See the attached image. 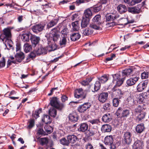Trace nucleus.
I'll return each mask as SVG.
<instances>
[{"instance_id":"1","label":"nucleus","mask_w":149,"mask_h":149,"mask_svg":"<svg viewBox=\"0 0 149 149\" xmlns=\"http://www.w3.org/2000/svg\"><path fill=\"white\" fill-rule=\"evenodd\" d=\"M50 104L52 106L60 111L62 110L64 107V104L60 103L56 97H53L51 100Z\"/></svg>"},{"instance_id":"2","label":"nucleus","mask_w":149,"mask_h":149,"mask_svg":"<svg viewBox=\"0 0 149 149\" xmlns=\"http://www.w3.org/2000/svg\"><path fill=\"white\" fill-rule=\"evenodd\" d=\"M104 143L105 145L109 146L110 149L116 148V145L113 143V137L111 135L107 136L104 139Z\"/></svg>"},{"instance_id":"3","label":"nucleus","mask_w":149,"mask_h":149,"mask_svg":"<svg viewBox=\"0 0 149 149\" xmlns=\"http://www.w3.org/2000/svg\"><path fill=\"white\" fill-rule=\"evenodd\" d=\"M86 91H84L81 88L77 89L75 91L74 96L76 98L84 99L86 98Z\"/></svg>"},{"instance_id":"4","label":"nucleus","mask_w":149,"mask_h":149,"mask_svg":"<svg viewBox=\"0 0 149 149\" xmlns=\"http://www.w3.org/2000/svg\"><path fill=\"white\" fill-rule=\"evenodd\" d=\"M13 28L11 27H8L3 30L2 36H3L4 38H5L6 40H10V41H11L10 40L12 36L11 30Z\"/></svg>"},{"instance_id":"5","label":"nucleus","mask_w":149,"mask_h":149,"mask_svg":"<svg viewBox=\"0 0 149 149\" xmlns=\"http://www.w3.org/2000/svg\"><path fill=\"white\" fill-rule=\"evenodd\" d=\"M132 134L129 132H126L123 133V141L125 143L129 145L132 142Z\"/></svg>"},{"instance_id":"6","label":"nucleus","mask_w":149,"mask_h":149,"mask_svg":"<svg viewBox=\"0 0 149 149\" xmlns=\"http://www.w3.org/2000/svg\"><path fill=\"white\" fill-rule=\"evenodd\" d=\"M49 37L52 38L53 41L54 42L57 41L60 37V35L58 34L57 27L51 30L49 33Z\"/></svg>"},{"instance_id":"7","label":"nucleus","mask_w":149,"mask_h":149,"mask_svg":"<svg viewBox=\"0 0 149 149\" xmlns=\"http://www.w3.org/2000/svg\"><path fill=\"white\" fill-rule=\"evenodd\" d=\"M117 116L123 117H127L129 116L130 113V110L125 109L123 110L120 108H119L116 112Z\"/></svg>"},{"instance_id":"8","label":"nucleus","mask_w":149,"mask_h":149,"mask_svg":"<svg viewBox=\"0 0 149 149\" xmlns=\"http://www.w3.org/2000/svg\"><path fill=\"white\" fill-rule=\"evenodd\" d=\"M106 20L108 21H113L120 17V15L116 11L113 13L107 14L106 16Z\"/></svg>"},{"instance_id":"9","label":"nucleus","mask_w":149,"mask_h":149,"mask_svg":"<svg viewBox=\"0 0 149 149\" xmlns=\"http://www.w3.org/2000/svg\"><path fill=\"white\" fill-rule=\"evenodd\" d=\"M91 106V104L89 102L85 103L79 106L77 108V110L80 113H84Z\"/></svg>"},{"instance_id":"10","label":"nucleus","mask_w":149,"mask_h":149,"mask_svg":"<svg viewBox=\"0 0 149 149\" xmlns=\"http://www.w3.org/2000/svg\"><path fill=\"white\" fill-rule=\"evenodd\" d=\"M144 146L143 141L141 139L135 140L132 146L133 149H142Z\"/></svg>"},{"instance_id":"11","label":"nucleus","mask_w":149,"mask_h":149,"mask_svg":"<svg viewBox=\"0 0 149 149\" xmlns=\"http://www.w3.org/2000/svg\"><path fill=\"white\" fill-rule=\"evenodd\" d=\"M99 133L98 128L96 126L95 127H91L87 131V134L88 136H96L99 134Z\"/></svg>"},{"instance_id":"12","label":"nucleus","mask_w":149,"mask_h":149,"mask_svg":"<svg viewBox=\"0 0 149 149\" xmlns=\"http://www.w3.org/2000/svg\"><path fill=\"white\" fill-rule=\"evenodd\" d=\"M148 81L146 80L139 83L137 86V90L139 92H141L144 90L147 87Z\"/></svg>"},{"instance_id":"13","label":"nucleus","mask_w":149,"mask_h":149,"mask_svg":"<svg viewBox=\"0 0 149 149\" xmlns=\"http://www.w3.org/2000/svg\"><path fill=\"white\" fill-rule=\"evenodd\" d=\"M133 72L134 71L133 69L131 68L125 69L122 71V76L125 79L126 77H127L129 75L132 76V74L133 73Z\"/></svg>"},{"instance_id":"14","label":"nucleus","mask_w":149,"mask_h":149,"mask_svg":"<svg viewBox=\"0 0 149 149\" xmlns=\"http://www.w3.org/2000/svg\"><path fill=\"white\" fill-rule=\"evenodd\" d=\"M139 79V77H133L127 80V84L129 86H132L135 84Z\"/></svg>"},{"instance_id":"15","label":"nucleus","mask_w":149,"mask_h":149,"mask_svg":"<svg viewBox=\"0 0 149 149\" xmlns=\"http://www.w3.org/2000/svg\"><path fill=\"white\" fill-rule=\"evenodd\" d=\"M128 11L133 14H139L141 12V7L140 5H138L134 7L130 8Z\"/></svg>"},{"instance_id":"16","label":"nucleus","mask_w":149,"mask_h":149,"mask_svg":"<svg viewBox=\"0 0 149 149\" xmlns=\"http://www.w3.org/2000/svg\"><path fill=\"white\" fill-rule=\"evenodd\" d=\"M44 26L41 24H38L33 26L32 29L33 31L36 33H37L41 31L43 29Z\"/></svg>"},{"instance_id":"17","label":"nucleus","mask_w":149,"mask_h":149,"mask_svg":"<svg viewBox=\"0 0 149 149\" xmlns=\"http://www.w3.org/2000/svg\"><path fill=\"white\" fill-rule=\"evenodd\" d=\"M108 97V93H102L99 95L98 97L99 101L104 103L107 100Z\"/></svg>"},{"instance_id":"18","label":"nucleus","mask_w":149,"mask_h":149,"mask_svg":"<svg viewBox=\"0 0 149 149\" xmlns=\"http://www.w3.org/2000/svg\"><path fill=\"white\" fill-rule=\"evenodd\" d=\"M68 118L70 121L75 123L77 121L78 119V116L76 113H73L69 115Z\"/></svg>"},{"instance_id":"19","label":"nucleus","mask_w":149,"mask_h":149,"mask_svg":"<svg viewBox=\"0 0 149 149\" xmlns=\"http://www.w3.org/2000/svg\"><path fill=\"white\" fill-rule=\"evenodd\" d=\"M30 40L32 46L35 47H36V45L39 43L40 38L39 37H38L34 35H31Z\"/></svg>"},{"instance_id":"20","label":"nucleus","mask_w":149,"mask_h":149,"mask_svg":"<svg viewBox=\"0 0 149 149\" xmlns=\"http://www.w3.org/2000/svg\"><path fill=\"white\" fill-rule=\"evenodd\" d=\"M16 61L18 62H20L24 58V55L22 52L17 53L15 55Z\"/></svg>"},{"instance_id":"21","label":"nucleus","mask_w":149,"mask_h":149,"mask_svg":"<svg viewBox=\"0 0 149 149\" xmlns=\"http://www.w3.org/2000/svg\"><path fill=\"white\" fill-rule=\"evenodd\" d=\"M112 119V116L110 113H107L104 114L102 117V121L105 123H108Z\"/></svg>"},{"instance_id":"22","label":"nucleus","mask_w":149,"mask_h":149,"mask_svg":"<svg viewBox=\"0 0 149 149\" xmlns=\"http://www.w3.org/2000/svg\"><path fill=\"white\" fill-rule=\"evenodd\" d=\"M145 127L143 123L138 125L135 127V130L138 133L141 134L145 130Z\"/></svg>"},{"instance_id":"23","label":"nucleus","mask_w":149,"mask_h":149,"mask_svg":"<svg viewBox=\"0 0 149 149\" xmlns=\"http://www.w3.org/2000/svg\"><path fill=\"white\" fill-rule=\"evenodd\" d=\"M88 122L90 123L89 124L91 127H95L96 126L97 127V125L100 122L98 119H93L88 120Z\"/></svg>"},{"instance_id":"24","label":"nucleus","mask_w":149,"mask_h":149,"mask_svg":"<svg viewBox=\"0 0 149 149\" xmlns=\"http://www.w3.org/2000/svg\"><path fill=\"white\" fill-rule=\"evenodd\" d=\"M84 16L86 18L89 19H91L92 15V10L91 8L85 10L84 11Z\"/></svg>"},{"instance_id":"25","label":"nucleus","mask_w":149,"mask_h":149,"mask_svg":"<svg viewBox=\"0 0 149 149\" xmlns=\"http://www.w3.org/2000/svg\"><path fill=\"white\" fill-rule=\"evenodd\" d=\"M88 128V124L86 123H83L80 124L78 130L79 131L84 132L87 130Z\"/></svg>"},{"instance_id":"26","label":"nucleus","mask_w":149,"mask_h":149,"mask_svg":"<svg viewBox=\"0 0 149 149\" xmlns=\"http://www.w3.org/2000/svg\"><path fill=\"white\" fill-rule=\"evenodd\" d=\"M67 139L68 140L69 143H76L78 139L77 136L74 135H68L67 136Z\"/></svg>"},{"instance_id":"27","label":"nucleus","mask_w":149,"mask_h":149,"mask_svg":"<svg viewBox=\"0 0 149 149\" xmlns=\"http://www.w3.org/2000/svg\"><path fill=\"white\" fill-rule=\"evenodd\" d=\"M47 50V49L46 48L40 47L38 48L37 50L36 51V52L37 55H39L43 54H46Z\"/></svg>"},{"instance_id":"28","label":"nucleus","mask_w":149,"mask_h":149,"mask_svg":"<svg viewBox=\"0 0 149 149\" xmlns=\"http://www.w3.org/2000/svg\"><path fill=\"white\" fill-rule=\"evenodd\" d=\"M101 130L102 131L104 132H109L111 130V128L110 125L105 124L102 126Z\"/></svg>"},{"instance_id":"29","label":"nucleus","mask_w":149,"mask_h":149,"mask_svg":"<svg viewBox=\"0 0 149 149\" xmlns=\"http://www.w3.org/2000/svg\"><path fill=\"white\" fill-rule=\"evenodd\" d=\"M113 93L116 95V96H118L120 98L122 97L123 94V92L121 90L119 89H116L115 86L114 87L113 89Z\"/></svg>"},{"instance_id":"30","label":"nucleus","mask_w":149,"mask_h":149,"mask_svg":"<svg viewBox=\"0 0 149 149\" xmlns=\"http://www.w3.org/2000/svg\"><path fill=\"white\" fill-rule=\"evenodd\" d=\"M42 120L46 124H49L52 121L50 116L46 115H44L42 118Z\"/></svg>"},{"instance_id":"31","label":"nucleus","mask_w":149,"mask_h":149,"mask_svg":"<svg viewBox=\"0 0 149 149\" xmlns=\"http://www.w3.org/2000/svg\"><path fill=\"white\" fill-rule=\"evenodd\" d=\"M81 36L78 33H73L70 35V39L73 41H75L79 39Z\"/></svg>"},{"instance_id":"32","label":"nucleus","mask_w":149,"mask_h":149,"mask_svg":"<svg viewBox=\"0 0 149 149\" xmlns=\"http://www.w3.org/2000/svg\"><path fill=\"white\" fill-rule=\"evenodd\" d=\"M72 29L74 31H78L79 29V21H76L72 23Z\"/></svg>"},{"instance_id":"33","label":"nucleus","mask_w":149,"mask_h":149,"mask_svg":"<svg viewBox=\"0 0 149 149\" xmlns=\"http://www.w3.org/2000/svg\"><path fill=\"white\" fill-rule=\"evenodd\" d=\"M117 9L118 10L120 13H124L127 11V8L124 5L120 4L118 6Z\"/></svg>"},{"instance_id":"34","label":"nucleus","mask_w":149,"mask_h":149,"mask_svg":"<svg viewBox=\"0 0 149 149\" xmlns=\"http://www.w3.org/2000/svg\"><path fill=\"white\" fill-rule=\"evenodd\" d=\"M102 8V5L97 4L91 7V8L94 12L96 13L99 11Z\"/></svg>"},{"instance_id":"35","label":"nucleus","mask_w":149,"mask_h":149,"mask_svg":"<svg viewBox=\"0 0 149 149\" xmlns=\"http://www.w3.org/2000/svg\"><path fill=\"white\" fill-rule=\"evenodd\" d=\"M108 79V75L104 74L98 78L99 81L101 83H104L107 81Z\"/></svg>"},{"instance_id":"36","label":"nucleus","mask_w":149,"mask_h":149,"mask_svg":"<svg viewBox=\"0 0 149 149\" xmlns=\"http://www.w3.org/2000/svg\"><path fill=\"white\" fill-rule=\"evenodd\" d=\"M145 117V115L143 113H141L136 117L135 120L138 123L142 121V120L144 119Z\"/></svg>"},{"instance_id":"37","label":"nucleus","mask_w":149,"mask_h":149,"mask_svg":"<svg viewBox=\"0 0 149 149\" xmlns=\"http://www.w3.org/2000/svg\"><path fill=\"white\" fill-rule=\"evenodd\" d=\"M49 113L51 116L54 118L57 115V111L54 108L52 107L49 110Z\"/></svg>"},{"instance_id":"38","label":"nucleus","mask_w":149,"mask_h":149,"mask_svg":"<svg viewBox=\"0 0 149 149\" xmlns=\"http://www.w3.org/2000/svg\"><path fill=\"white\" fill-rule=\"evenodd\" d=\"M60 143L63 146H68L69 145V141L68 140L65 138H63L59 141Z\"/></svg>"},{"instance_id":"39","label":"nucleus","mask_w":149,"mask_h":149,"mask_svg":"<svg viewBox=\"0 0 149 149\" xmlns=\"http://www.w3.org/2000/svg\"><path fill=\"white\" fill-rule=\"evenodd\" d=\"M29 36H30V35L29 34H22L21 36V39L22 41L24 42H29Z\"/></svg>"},{"instance_id":"40","label":"nucleus","mask_w":149,"mask_h":149,"mask_svg":"<svg viewBox=\"0 0 149 149\" xmlns=\"http://www.w3.org/2000/svg\"><path fill=\"white\" fill-rule=\"evenodd\" d=\"M24 49L25 52L28 53L31 50V46L28 43H26L24 45Z\"/></svg>"},{"instance_id":"41","label":"nucleus","mask_w":149,"mask_h":149,"mask_svg":"<svg viewBox=\"0 0 149 149\" xmlns=\"http://www.w3.org/2000/svg\"><path fill=\"white\" fill-rule=\"evenodd\" d=\"M147 93L144 92L139 95L138 99L140 101L142 102L144 99H146L147 98Z\"/></svg>"},{"instance_id":"42","label":"nucleus","mask_w":149,"mask_h":149,"mask_svg":"<svg viewBox=\"0 0 149 149\" xmlns=\"http://www.w3.org/2000/svg\"><path fill=\"white\" fill-rule=\"evenodd\" d=\"M89 23V20L87 18H83L81 23V26L82 27H86Z\"/></svg>"},{"instance_id":"43","label":"nucleus","mask_w":149,"mask_h":149,"mask_svg":"<svg viewBox=\"0 0 149 149\" xmlns=\"http://www.w3.org/2000/svg\"><path fill=\"white\" fill-rule=\"evenodd\" d=\"M112 77L113 78V82H114L115 81L120 79V78H122L121 73L119 74V73L112 75Z\"/></svg>"},{"instance_id":"44","label":"nucleus","mask_w":149,"mask_h":149,"mask_svg":"<svg viewBox=\"0 0 149 149\" xmlns=\"http://www.w3.org/2000/svg\"><path fill=\"white\" fill-rule=\"evenodd\" d=\"M149 76V69L141 74V78L142 79H147Z\"/></svg>"},{"instance_id":"45","label":"nucleus","mask_w":149,"mask_h":149,"mask_svg":"<svg viewBox=\"0 0 149 149\" xmlns=\"http://www.w3.org/2000/svg\"><path fill=\"white\" fill-rule=\"evenodd\" d=\"M36 52H31L29 54L28 57L26 58V61L27 62H29L31 60L30 59V58L33 59V58H35L36 56Z\"/></svg>"},{"instance_id":"46","label":"nucleus","mask_w":149,"mask_h":149,"mask_svg":"<svg viewBox=\"0 0 149 149\" xmlns=\"http://www.w3.org/2000/svg\"><path fill=\"white\" fill-rule=\"evenodd\" d=\"M57 23V21L56 20H52L49 22L47 24V28L49 29L54 25H56Z\"/></svg>"},{"instance_id":"47","label":"nucleus","mask_w":149,"mask_h":149,"mask_svg":"<svg viewBox=\"0 0 149 149\" xmlns=\"http://www.w3.org/2000/svg\"><path fill=\"white\" fill-rule=\"evenodd\" d=\"M91 81L92 79L91 78H87L82 81L81 83L83 86H86L88 85Z\"/></svg>"},{"instance_id":"48","label":"nucleus","mask_w":149,"mask_h":149,"mask_svg":"<svg viewBox=\"0 0 149 149\" xmlns=\"http://www.w3.org/2000/svg\"><path fill=\"white\" fill-rule=\"evenodd\" d=\"M93 33V31L90 28L85 29L83 32L84 35L88 36L92 34Z\"/></svg>"},{"instance_id":"49","label":"nucleus","mask_w":149,"mask_h":149,"mask_svg":"<svg viewBox=\"0 0 149 149\" xmlns=\"http://www.w3.org/2000/svg\"><path fill=\"white\" fill-rule=\"evenodd\" d=\"M100 87L101 85L100 82L98 81H96L94 84V92L97 91L99 90Z\"/></svg>"},{"instance_id":"50","label":"nucleus","mask_w":149,"mask_h":149,"mask_svg":"<svg viewBox=\"0 0 149 149\" xmlns=\"http://www.w3.org/2000/svg\"><path fill=\"white\" fill-rule=\"evenodd\" d=\"M66 37V36H63L62 35H61V39L59 43L60 45H66L67 42Z\"/></svg>"},{"instance_id":"51","label":"nucleus","mask_w":149,"mask_h":149,"mask_svg":"<svg viewBox=\"0 0 149 149\" xmlns=\"http://www.w3.org/2000/svg\"><path fill=\"white\" fill-rule=\"evenodd\" d=\"M125 79L123 77H122V78H120L119 79L115 81H116V86H121L123 84Z\"/></svg>"},{"instance_id":"52","label":"nucleus","mask_w":149,"mask_h":149,"mask_svg":"<svg viewBox=\"0 0 149 149\" xmlns=\"http://www.w3.org/2000/svg\"><path fill=\"white\" fill-rule=\"evenodd\" d=\"M101 16L100 14L95 15L92 19V21L94 22H99L101 19Z\"/></svg>"},{"instance_id":"53","label":"nucleus","mask_w":149,"mask_h":149,"mask_svg":"<svg viewBox=\"0 0 149 149\" xmlns=\"http://www.w3.org/2000/svg\"><path fill=\"white\" fill-rule=\"evenodd\" d=\"M44 128L46 132L49 134L51 133L53 131L52 127L50 125H46Z\"/></svg>"},{"instance_id":"54","label":"nucleus","mask_w":149,"mask_h":149,"mask_svg":"<svg viewBox=\"0 0 149 149\" xmlns=\"http://www.w3.org/2000/svg\"><path fill=\"white\" fill-rule=\"evenodd\" d=\"M120 100L117 98H114L113 100V105L114 107H118L119 105Z\"/></svg>"},{"instance_id":"55","label":"nucleus","mask_w":149,"mask_h":149,"mask_svg":"<svg viewBox=\"0 0 149 149\" xmlns=\"http://www.w3.org/2000/svg\"><path fill=\"white\" fill-rule=\"evenodd\" d=\"M34 119H30L29 121V124L27 127V128L29 129L32 128L34 125Z\"/></svg>"},{"instance_id":"56","label":"nucleus","mask_w":149,"mask_h":149,"mask_svg":"<svg viewBox=\"0 0 149 149\" xmlns=\"http://www.w3.org/2000/svg\"><path fill=\"white\" fill-rule=\"evenodd\" d=\"M90 27L92 29L97 30H101L102 28L99 26H97L94 24H90Z\"/></svg>"},{"instance_id":"57","label":"nucleus","mask_w":149,"mask_h":149,"mask_svg":"<svg viewBox=\"0 0 149 149\" xmlns=\"http://www.w3.org/2000/svg\"><path fill=\"white\" fill-rule=\"evenodd\" d=\"M42 109H40L39 110H37L35 112V113L33 114V117L36 119L39 117V114L41 112Z\"/></svg>"},{"instance_id":"58","label":"nucleus","mask_w":149,"mask_h":149,"mask_svg":"<svg viewBox=\"0 0 149 149\" xmlns=\"http://www.w3.org/2000/svg\"><path fill=\"white\" fill-rule=\"evenodd\" d=\"M111 105L109 103H107L105 104L103 106V109L106 111H109L110 109Z\"/></svg>"},{"instance_id":"59","label":"nucleus","mask_w":149,"mask_h":149,"mask_svg":"<svg viewBox=\"0 0 149 149\" xmlns=\"http://www.w3.org/2000/svg\"><path fill=\"white\" fill-rule=\"evenodd\" d=\"M124 2L128 4L129 5L133 6L135 4L134 1L133 0H124Z\"/></svg>"},{"instance_id":"60","label":"nucleus","mask_w":149,"mask_h":149,"mask_svg":"<svg viewBox=\"0 0 149 149\" xmlns=\"http://www.w3.org/2000/svg\"><path fill=\"white\" fill-rule=\"evenodd\" d=\"M40 143L42 145L47 144L48 143L47 139L45 138H41L40 140Z\"/></svg>"},{"instance_id":"61","label":"nucleus","mask_w":149,"mask_h":149,"mask_svg":"<svg viewBox=\"0 0 149 149\" xmlns=\"http://www.w3.org/2000/svg\"><path fill=\"white\" fill-rule=\"evenodd\" d=\"M68 33V29L66 28H64L61 31V33L62 34L63 36H66L67 37Z\"/></svg>"},{"instance_id":"62","label":"nucleus","mask_w":149,"mask_h":149,"mask_svg":"<svg viewBox=\"0 0 149 149\" xmlns=\"http://www.w3.org/2000/svg\"><path fill=\"white\" fill-rule=\"evenodd\" d=\"M5 59L3 57L1 60L0 61V68H1L5 66Z\"/></svg>"},{"instance_id":"63","label":"nucleus","mask_w":149,"mask_h":149,"mask_svg":"<svg viewBox=\"0 0 149 149\" xmlns=\"http://www.w3.org/2000/svg\"><path fill=\"white\" fill-rule=\"evenodd\" d=\"M38 133L39 134L42 135H45V132L44 131L43 129L39 128L38 132Z\"/></svg>"},{"instance_id":"64","label":"nucleus","mask_w":149,"mask_h":149,"mask_svg":"<svg viewBox=\"0 0 149 149\" xmlns=\"http://www.w3.org/2000/svg\"><path fill=\"white\" fill-rule=\"evenodd\" d=\"M86 149H94L93 147L90 143H88L86 146Z\"/></svg>"}]
</instances>
